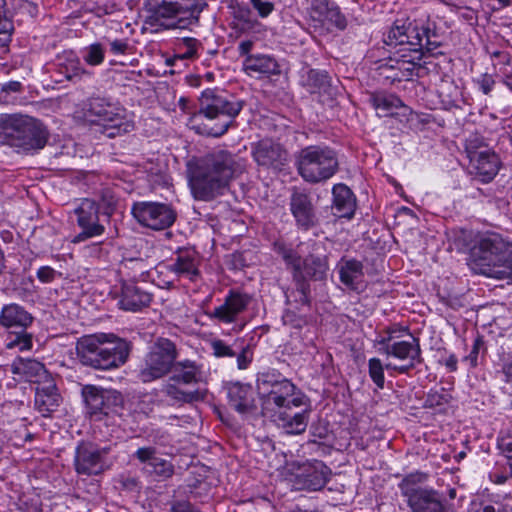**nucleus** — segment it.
I'll return each mask as SVG.
<instances>
[{"instance_id":"nucleus-1","label":"nucleus","mask_w":512,"mask_h":512,"mask_svg":"<svg viewBox=\"0 0 512 512\" xmlns=\"http://www.w3.org/2000/svg\"><path fill=\"white\" fill-rule=\"evenodd\" d=\"M246 161L225 149H215L189 164V185L196 200L211 201L228 190L230 182L244 173Z\"/></svg>"},{"instance_id":"nucleus-2","label":"nucleus","mask_w":512,"mask_h":512,"mask_svg":"<svg viewBox=\"0 0 512 512\" xmlns=\"http://www.w3.org/2000/svg\"><path fill=\"white\" fill-rule=\"evenodd\" d=\"M243 100L228 98L222 92L206 89L199 98V110L190 118L191 127L201 135L221 137L235 122Z\"/></svg>"},{"instance_id":"nucleus-3","label":"nucleus","mask_w":512,"mask_h":512,"mask_svg":"<svg viewBox=\"0 0 512 512\" xmlns=\"http://www.w3.org/2000/svg\"><path fill=\"white\" fill-rule=\"evenodd\" d=\"M132 343L113 333L84 335L76 342L79 361L98 370H113L123 366L129 359Z\"/></svg>"},{"instance_id":"nucleus-4","label":"nucleus","mask_w":512,"mask_h":512,"mask_svg":"<svg viewBox=\"0 0 512 512\" xmlns=\"http://www.w3.org/2000/svg\"><path fill=\"white\" fill-rule=\"evenodd\" d=\"M470 260L478 274L500 280L512 277V245L497 234L480 237L471 248Z\"/></svg>"},{"instance_id":"nucleus-5","label":"nucleus","mask_w":512,"mask_h":512,"mask_svg":"<svg viewBox=\"0 0 512 512\" xmlns=\"http://www.w3.org/2000/svg\"><path fill=\"white\" fill-rule=\"evenodd\" d=\"M151 25L187 29L198 25L206 0H145Z\"/></svg>"},{"instance_id":"nucleus-6","label":"nucleus","mask_w":512,"mask_h":512,"mask_svg":"<svg viewBox=\"0 0 512 512\" xmlns=\"http://www.w3.org/2000/svg\"><path fill=\"white\" fill-rule=\"evenodd\" d=\"M0 140L23 152H31L44 148L48 133L35 118L5 114L0 116Z\"/></svg>"},{"instance_id":"nucleus-7","label":"nucleus","mask_w":512,"mask_h":512,"mask_svg":"<svg viewBox=\"0 0 512 512\" xmlns=\"http://www.w3.org/2000/svg\"><path fill=\"white\" fill-rule=\"evenodd\" d=\"M389 46L408 45V51H426L435 55L441 46L434 22L396 20L387 34Z\"/></svg>"},{"instance_id":"nucleus-8","label":"nucleus","mask_w":512,"mask_h":512,"mask_svg":"<svg viewBox=\"0 0 512 512\" xmlns=\"http://www.w3.org/2000/svg\"><path fill=\"white\" fill-rule=\"evenodd\" d=\"M256 388L266 410L291 409L303 404L302 397L295 395L296 386L276 370L259 373Z\"/></svg>"},{"instance_id":"nucleus-9","label":"nucleus","mask_w":512,"mask_h":512,"mask_svg":"<svg viewBox=\"0 0 512 512\" xmlns=\"http://www.w3.org/2000/svg\"><path fill=\"white\" fill-rule=\"evenodd\" d=\"M296 167L304 181L317 184L329 180L337 173L339 161L332 148L310 145L298 152Z\"/></svg>"},{"instance_id":"nucleus-10","label":"nucleus","mask_w":512,"mask_h":512,"mask_svg":"<svg viewBox=\"0 0 512 512\" xmlns=\"http://www.w3.org/2000/svg\"><path fill=\"white\" fill-rule=\"evenodd\" d=\"M84 117L91 123L103 127V133L114 138L134 129L132 121L126 117L125 109L105 97H91L84 104Z\"/></svg>"},{"instance_id":"nucleus-11","label":"nucleus","mask_w":512,"mask_h":512,"mask_svg":"<svg viewBox=\"0 0 512 512\" xmlns=\"http://www.w3.org/2000/svg\"><path fill=\"white\" fill-rule=\"evenodd\" d=\"M177 357L176 345L167 338H159L144 356L137 372L138 380L150 383L167 376Z\"/></svg>"},{"instance_id":"nucleus-12","label":"nucleus","mask_w":512,"mask_h":512,"mask_svg":"<svg viewBox=\"0 0 512 512\" xmlns=\"http://www.w3.org/2000/svg\"><path fill=\"white\" fill-rule=\"evenodd\" d=\"M387 336L382 337L379 341V352L388 358H394L401 362L402 365L387 363V370H394L400 374H406L417 364L422 362L421 347L419 339L410 335V340H399L393 336V332L388 331Z\"/></svg>"},{"instance_id":"nucleus-13","label":"nucleus","mask_w":512,"mask_h":512,"mask_svg":"<svg viewBox=\"0 0 512 512\" xmlns=\"http://www.w3.org/2000/svg\"><path fill=\"white\" fill-rule=\"evenodd\" d=\"M34 317L23 306L11 303L4 305L0 313V324L11 330L12 336L6 343L8 349L18 348L20 351L32 348L33 336L27 332L32 325Z\"/></svg>"},{"instance_id":"nucleus-14","label":"nucleus","mask_w":512,"mask_h":512,"mask_svg":"<svg viewBox=\"0 0 512 512\" xmlns=\"http://www.w3.org/2000/svg\"><path fill=\"white\" fill-rule=\"evenodd\" d=\"M131 212L140 225L153 230L169 228L177 217L175 210L169 204L161 202H136Z\"/></svg>"},{"instance_id":"nucleus-15","label":"nucleus","mask_w":512,"mask_h":512,"mask_svg":"<svg viewBox=\"0 0 512 512\" xmlns=\"http://www.w3.org/2000/svg\"><path fill=\"white\" fill-rule=\"evenodd\" d=\"M308 20L315 32L325 34L334 29H344L346 18L339 7L328 0H311L308 8Z\"/></svg>"},{"instance_id":"nucleus-16","label":"nucleus","mask_w":512,"mask_h":512,"mask_svg":"<svg viewBox=\"0 0 512 512\" xmlns=\"http://www.w3.org/2000/svg\"><path fill=\"white\" fill-rule=\"evenodd\" d=\"M109 447L98 448L91 442H80L74 454V468L79 475H98L106 468L105 456Z\"/></svg>"},{"instance_id":"nucleus-17","label":"nucleus","mask_w":512,"mask_h":512,"mask_svg":"<svg viewBox=\"0 0 512 512\" xmlns=\"http://www.w3.org/2000/svg\"><path fill=\"white\" fill-rule=\"evenodd\" d=\"M82 395L88 413L96 419L113 412L123 402V397L118 391L98 388L93 385L84 386Z\"/></svg>"},{"instance_id":"nucleus-18","label":"nucleus","mask_w":512,"mask_h":512,"mask_svg":"<svg viewBox=\"0 0 512 512\" xmlns=\"http://www.w3.org/2000/svg\"><path fill=\"white\" fill-rule=\"evenodd\" d=\"M289 210L299 229L307 231L316 226V202L309 191L293 188L289 197Z\"/></svg>"},{"instance_id":"nucleus-19","label":"nucleus","mask_w":512,"mask_h":512,"mask_svg":"<svg viewBox=\"0 0 512 512\" xmlns=\"http://www.w3.org/2000/svg\"><path fill=\"white\" fill-rule=\"evenodd\" d=\"M77 224L81 232L75 236L73 242L79 243L89 238L100 236L104 233L105 227L100 222L99 205L91 199H83L75 209Z\"/></svg>"},{"instance_id":"nucleus-20","label":"nucleus","mask_w":512,"mask_h":512,"mask_svg":"<svg viewBox=\"0 0 512 512\" xmlns=\"http://www.w3.org/2000/svg\"><path fill=\"white\" fill-rule=\"evenodd\" d=\"M157 450L153 446L138 448L133 457L144 464L142 472L156 481H166L175 473V467L172 462L157 457Z\"/></svg>"},{"instance_id":"nucleus-21","label":"nucleus","mask_w":512,"mask_h":512,"mask_svg":"<svg viewBox=\"0 0 512 512\" xmlns=\"http://www.w3.org/2000/svg\"><path fill=\"white\" fill-rule=\"evenodd\" d=\"M250 303V297L237 291H229L224 302L212 311L206 312L209 319L224 324L237 321L238 316L246 310Z\"/></svg>"},{"instance_id":"nucleus-22","label":"nucleus","mask_w":512,"mask_h":512,"mask_svg":"<svg viewBox=\"0 0 512 512\" xmlns=\"http://www.w3.org/2000/svg\"><path fill=\"white\" fill-rule=\"evenodd\" d=\"M330 473L322 461H314L305 465L296 475L294 486L298 490L318 491L326 485Z\"/></svg>"},{"instance_id":"nucleus-23","label":"nucleus","mask_w":512,"mask_h":512,"mask_svg":"<svg viewBox=\"0 0 512 512\" xmlns=\"http://www.w3.org/2000/svg\"><path fill=\"white\" fill-rule=\"evenodd\" d=\"M406 502L411 512H454L444 495L432 488L415 494Z\"/></svg>"},{"instance_id":"nucleus-24","label":"nucleus","mask_w":512,"mask_h":512,"mask_svg":"<svg viewBox=\"0 0 512 512\" xmlns=\"http://www.w3.org/2000/svg\"><path fill=\"white\" fill-rule=\"evenodd\" d=\"M200 259L196 251L192 249L179 250L171 259L167 269L178 278H185L192 282L200 276Z\"/></svg>"},{"instance_id":"nucleus-25","label":"nucleus","mask_w":512,"mask_h":512,"mask_svg":"<svg viewBox=\"0 0 512 512\" xmlns=\"http://www.w3.org/2000/svg\"><path fill=\"white\" fill-rule=\"evenodd\" d=\"M254 160L260 166L279 169L287 161L286 150L271 140L259 141L252 150Z\"/></svg>"},{"instance_id":"nucleus-26","label":"nucleus","mask_w":512,"mask_h":512,"mask_svg":"<svg viewBox=\"0 0 512 512\" xmlns=\"http://www.w3.org/2000/svg\"><path fill=\"white\" fill-rule=\"evenodd\" d=\"M161 392L174 406L192 404L205 398V394L199 389H191L170 377L162 384Z\"/></svg>"},{"instance_id":"nucleus-27","label":"nucleus","mask_w":512,"mask_h":512,"mask_svg":"<svg viewBox=\"0 0 512 512\" xmlns=\"http://www.w3.org/2000/svg\"><path fill=\"white\" fill-rule=\"evenodd\" d=\"M11 372L25 381L38 385L50 379L44 364L36 359L16 358L11 364Z\"/></svg>"},{"instance_id":"nucleus-28","label":"nucleus","mask_w":512,"mask_h":512,"mask_svg":"<svg viewBox=\"0 0 512 512\" xmlns=\"http://www.w3.org/2000/svg\"><path fill=\"white\" fill-rule=\"evenodd\" d=\"M363 268L364 266L361 261L343 257L337 264L341 283L350 290L363 291L365 287Z\"/></svg>"},{"instance_id":"nucleus-29","label":"nucleus","mask_w":512,"mask_h":512,"mask_svg":"<svg viewBox=\"0 0 512 512\" xmlns=\"http://www.w3.org/2000/svg\"><path fill=\"white\" fill-rule=\"evenodd\" d=\"M152 300V295L141 289L133 282H124L121 286L119 306L126 311L136 312L147 307Z\"/></svg>"},{"instance_id":"nucleus-30","label":"nucleus","mask_w":512,"mask_h":512,"mask_svg":"<svg viewBox=\"0 0 512 512\" xmlns=\"http://www.w3.org/2000/svg\"><path fill=\"white\" fill-rule=\"evenodd\" d=\"M61 400L56 384L52 379H48L36 387L35 408L43 416H48L57 410Z\"/></svg>"},{"instance_id":"nucleus-31","label":"nucleus","mask_w":512,"mask_h":512,"mask_svg":"<svg viewBox=\"0 0 512 512\" xmlns=\"http://www.w3.org/2000/svg\"><path fill=\"white\" fill-rule=\"evenodd\" d=\"M243 69L249 76H271L281 73L277 60L266 54H251L243 61Z\"/></svg>"},{"instance_id":"nucleus-32","label":"nucleus","mask_w":512,"mask_h":512,"mask_svg":"<svg viewBox=\"0 0 512 512\" xmlns=\"http://www.w3.org/2000/svg\"><path fill=\"white\" fill-rule=\"evenodd\" d=\"M56 66L59 74L74 83L91 76V72L82 67L80 59L73 51H65L57 56Z\"/></svg>"},{"instance_id":"nucleus-33","label":"nucleus","mask_w":512,"mask_h":512,"mask_svg":"<svg viewBox=\"0 0 512 512\" xmlns=\"http://www.w3.org/2000/svg\"><path fill=\"white\" fill-rule=\"evenodd\" d=\"M229 405L239 413H248L255 407L253 389L249 384L232 383L228 387Z\"/></svg>"},{"instance_id":"nucleus-34","label":"nucleus","mask_w":512,"mask_h":512,"mask_svg":"<svg viewBox=\"0 0 512 512\" xmlns=\"http://www.w3.org/2000/svg\"><path fill=\"white\" fill-rule=\"evenodd\" d=\"M471 164L476 177L483 183L493 180L499 170L498 157L488 151L479 152L471 158Z\"/></svg>"},{"instance_id":"nucleus-35","label":"nucleus","mask_w":512,"mask_h":512,"mask_svg":"<svg viewBox=\"0 0 512 512\" xmlns=\"http://www.w3.org/2000/svg\"><path fill=\"white\" fill-rule=\"evenodd\" d=\"M333 209L338 217L351 218L355 212L356 199L351 189L345 184L333 186Z\"/></svg>"},{"instance_id":"nucleus-36","label":"nucleus","mask_w":512,"mask_h":512,"mask_svg":"<svg viewBox=\"0 0 512 512\" xmlns=\"http://www.w3.org/2000/svg\"><path fill=\"white\" fill-rule=\"evenodd\" d=\"M171 373L170 378L189 387L200 382L202 378L200 366L195 361L188 359L182 361L175 360Z\"/></svg>"},{"instance_id":"nucleus-37","label":"nucleus","mask_w":512,"mask_h":512,"mask_svg":"<svg viewBox=\"0 0 512 512\" xmlns=\"http://www.w3.org/2000/svg\"><path fill=\"white\" fill-rule=\"evenodd\" d=\"M304 86L310 93L333 94L332 79L324 70L310 69L304 78Z\"/></svg>"},{"instance_id":"nucleus-38","label":"nucleus","mask_w":512,"mask_h":512,"mask_svg":"<svg viewBox=\"0 0 512 512\" xmlns=\"http://www.w3.org/2000/svg\"><path fill=\"white\" fill-rule=\"evenodd\" d=\"M328 269L329 265L326 256H315L312 254L308 255L305 259H303L302 263L303 280H324L327 276Z\"/></svg>"},{"instance_id":"nucleus-39","label":"nucleus","mask_w":512,"mask_h":512,"mask_svg":"<svg viewBox=\"0 0 512 512\" xmlns=\"http://www.w3.org/2000/svg\"><path fill=\"white\" fill-rule=\"evenodd\" d=\"M370 102L381 117L391 116L396 110L404 107L402 100L398 96L383 92L373 93L370 96Z\"/></svg>"},{"instance_id":"nucleus-40","label":"nucleus","mask_w":512,"mask_h":512,"mask_svg":"<svg viewBox=\"0 0 512 512\" xmlns=\"http://www.w3.org/2000/svg\"><path fill=\"white\" fill-rule=\"evenodd\" d=\"M412 54H402L401 58L396 61V69L400 74L397 77L410 79L414 75L419 76L418 70L422 68L421 60L426 51H409Z\"/></svg>"},{"instance_id":"nucleus-41","label":"nucleus","mask_w":512,"mask_h":512,"mask_svg":"<svg viewBox=\"0 0 512 512\" xmlns=\"http://www.w3.org/2000/svg\"><path fill=\"white\" fill-rule=\"evenodd\" d=\"M274 249L278 255L281 256L283 261L285 262L286 266L291 269L293 280H299L301 281V278H303L302 273V263L303 260L301 256L292 248L286 246L283 243H275Z\"/></svg>"},{"instance_id":"nucleus-42","label":"nucleus","mask_w":512,"mask_h":512,"mask_svg":"<svg viewBox=\"0 0 512 512\" xmlns=\"http://www.w3.org/2000/svg\"><path fill=\"white\" fill-rule=\"evenodd\" d=\"M279 425L282 426L289 434H301L305 431L308 423L307 411L296 412L293 414L287 411L280 412Z\"/></svg>"},{"instance_id":"nucleus-43","label":"nucleus","mask_w":512,"mask_h":512,"mask_svg":"<svg viewBox=\"0 0 512 512\" xmlns=\"http://www.w3.org/2000/svg\"><path fill=\"white\" fill-rule=\"evenodd\" d=\"M426 479L427 475L421 472L410 473L402 479L399 483V488L402 496L406 498V501L411 499L415 494L429 489L417 486V484L424 483Z\"/></svg>"},{"instance_id":"nucleus-44","label":"nucleus","mask_w":512,"mask_h":512,"mask_svg":"<svg viewBox=\"0 0 512 512\" xmlns=\"http://www.w3.org/2000/svg\"><path fill=\"white\" fill-rule=\"evenodd\" d=\"M82 58L90 66H99L104 62L105 48L99 42L92 43L82 50Z\"/></svg>"},{"instance_id":"nucleus-45","label":"nucleus","mask_w":512,"mask_h":512,"mask_svg":"<svg viewBox=\"0 0 512 512\" xmlns=\"http://www.w3.org/2000/svg\"><path fill=\"white\" fill-rule=\"evenodd\" d=\"M199 41L195 38L185 37L179 42L177 57L180 59H193L197 56Z\"/></svg>"},{"instance_id":"nucleus-46","label":"nucleus","mask_w":512,"mask_h":512,"mask_svg":"<svg viewBox=\"0 0 512 512\" xmlns=\"http://www.w3.org/2000/svg\"><path fill=\"white\" fill-rule=\"evenodd\" d=\"M369 376L379 389L384 388V366L379 358H371L368 361Z\"/></svg>"},{"instance_id":"nucleus-47","label":"nucleus","mask_w":512,"mask_h":512,"mask_svg":"<svg viewBox=\"0 0 512 512\" xmlns=\"http://www.w3.org/2000/svg\"><path fill=\"white\" fill-rule=\"evenodd\" d=\"M451 400V395L442 389L441 391L431 390L425 399L424 405L427 408H436L448 404Z\"/></svg>"},{"instance_id":"nucleus-48","label":"nucleus","mask_w":512,"mask_h":512,"mask_svg":"<svg viewBox=\"0 0 512 512\" xmlns=\"http://www.w3.org/2000/svg\"><path fill=\"white\" fill-rule=\"evenodd\" d=\"M296 284V290L293 292L295 294V301L302 304V305H308L309 300V294H310V285L307 281H304L303 278H301V281L294 280Z\"/></svg>"},{"instance_id":"nucleus-49","label":"nucleus","mask_w":512,"mask_h":512,"mask_svg":"<svg viewBox=\"0 0 512 512\" xmlns=\"http://www.w3.org/2000/svg\"><path fill=\"white\" fill-rule=\"evenodd\" d=\"M211 349L213 351V355L218 358L234 357L236 355V351H234L231 346L220 339L213 340L211 342Z\"/></svg>"},{"instance_id":"nucleus-50","label":"nucleus","mask_w":512,"mask_h":512,"mask_svg":"<svg viewBox=\"0 0 512 512\" xmlns=\"http://www.w3.org/2000/svg\"><path fill=\"white\" fill-rule=\"evenodd\" d=\"M250 3L261 18H267L275 9V5L271 1L250 0Z\"/></svg>"},{"instance_id":"nucleus-51","label":"nucleus","mask_w":512,"mask_h":512,"mask_svg":"<svg viewBox=\"0 0 512 512\" xmlns=\"http://www.w3.org/2000/svg\"><path fill=\"white\" fill-rule=\"evenodd\" d=\"M237 367L241 370L246 369L253 359V353L248 345L242 346L240 352L237 353Z\"/></svg>"},{"instance_id":"nucleus-52","label":"nucleus","mask_w":512,"mask_h":512,"mask_svg":"<svg viewBox=\"0 0 512 512\" xmlns=\"http://www.w3.org/2000/svg\"><path fill=\"white\" fill-rule=\"evenodd\" d=\"M498 448L504 456L512 461V435H504L498 439Z\"/></svg>"},{"instance_id":"nucleus-53","label":"nucleus","mask_w":512,"mask_h":512,"mask_svg":"<svg viewBox=\"0 0 512 512\" xmlns=\"http://www.w3.org/2000/svg\"><path fill=\"white\" fill-rule=\"evenodd\" d=\"M14 27L12 22L6 21L3 25V28L0 29V48L8 47L11 42V36L13 33Z\"/></svg>"},{"instance_id":"nucleus-54","label":"nucleus","mask_w":512,"mask_h":512,"mask_svg":"<svg viewBox=\"0 0 512 512\" xmlns=\"http://www.w3.org/2000/svg\"><path fill=\"white\" fill-rule=\"evenodd\" d=\"M57 275V272L50 266H42L37 270V278L42 283L52 282Z\"/></svg>"},{"instance_id":"nucleus-55","label":"nucleus","mask_w":512,"mask_h":512,"mask_svg":"<svg viewBox=\"0 0 512 512\" xmlns=\"http://www.w3.org/2000/svg\"><path fill=\"white\" fill-rule=\"evenodd\" d=\"M129 49V44L126 40L115 39L110 42V51L114 55H124Z\"/></svg>"},{"instance_id":"nucleus-56","label":"nucleus","mask_w":512,"mask_h":512,"mask_svg":"<svg viewBox=\"0 0 512 512\" xmlns=\"http://www.w3.org/2000/svg\"><path fill=\"white\" fill-rule=\"evenodd\" d=\"M478 83H479L481 91L485 95H488L492 91L495 81H494L492 75L485 73L481 76Z\"/></svg>"},{"instance_id":"nucleus-57","label":"nucleus","mask_w":512,"mask_h":512,"mask_svg":"<svg viewBox=\"0 0 512 512\" xmlns=\"http://www.w3.org/2000/svg\"><path fill=\"white\" fill-rule=\"evenodd\" d=\"M482 345H483V341L480 338H477L474 341L473 348H472L471 352L469 353L468 356L465 357V360H469L471 363V366H473V367L477 365L479 349Z\"/></svg>"},{"instance_id":"nucleus-58","label":"nucleus","mask_w":512,"mask_h":512,"mask_svg":"<svg viewBox=\"0 0 512 512\" xmlns=\"http://www.w3.org/2000/svg\"><path fill=\"white\" fill-rule=\"evenodd\" d=\"M502 373L505 376V382L512 383V352L507 355L502 365Z\"/></svg>"},{"instance_id":"nucleus-59","label":"nucleus","mask_w":512,"mask_h":512,"mask_svg":"<svg viewBox=\"0 0 512 512\" xmlns=\"http://www.w3.org/2000/svg\"><path fill=\"white\" fill-rule=\"evenodd\" d=\"M311 434L313 437L318 439H325L328 435V429L325 425H315L311 426Z\"/></svg>"},{"instance_id":"nucleus-60","label":"nucleus","mask_w":512,"mask_h":512,"mask_svg":"<svg viewBox=\"0 0 512 512\" xmlns=\"http://www.w3.org/2000/svg\"><path fill=\"white\" fill-rule=\"evenodd\" d=\"M1 90L3 92H20L22 90V84L19 81H9L7 83L2 84Z\"/></svg>"},{"instance_id":"nucleus-61","label":"nucleus","mask_w":512,"mask_h":512,"mask_svg":"<svg viewBox=\"0 0 512 512\" xmlns=\"http://www.w3.org/2000/svg\"><path fill=\"white\" fill-rule=\"evenodd\" d=\"M254 42L251 40H244L239 43L238 51L241 56H249L252 50Z\"/></svg>"},{"instance_id":"nucleus-62","label":"nucleus","mask_w":512,"mask_h":512,"mask_svg":"<svg viewBox=\"0 0 512 512\" xmlns=\"http://www.w3.org/2000/svg\"><path fill=\"white\" fill-rule=\"evenodd\" d=\"M122 486L126 489H136L139 486V481L135 477H126L122 480Z\"/></svg>"},{"instance_id":"nucleus-63","label":"nucleus","mask_w":512,"mask_h":512,"mask_svg":"<svg viewBox=\"0 0 512 512\" xmlns=\"http://www.w3.org/2000/svg\"><path fill=\"white\" fill-rule=\"evenodd\" d=\"M457 357L454 354L449 355V357L445 360L444 364L449 369V371L454 372L457 370Z\"/></svg>"},{"instance_id":"nucleus-64","label":"nucleus","mask_w":512,"mask_h":512,"mask_svg":"<svg viewBox=\"0 0 512 512\" xmlns=\"http://www.w3.org/2000/svg\"><path fill=\"white\" fill-rule=\"evenodd\" d=\"M503 75V83L512 91V73L508 69H501Z\"/></svg>"}]
</instances>
